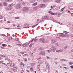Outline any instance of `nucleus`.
<instances>
[{"mask_svg": "<svg viewBox=\"0 0 73 73\" xmlns=\"http://www.w3.org/2000/svg\"><path fill=\"white\" fill-rule=\"evenodd\" d=\"M17 27H18V28H19V27H20V25H17Z\"/></svg>", "mask_w": 73, "mask_h": 73, "instance_id": "69168bd1", "label": "nucleus"}, {"mask_svg": "<svg viewBox=\"0 0 73 73\" xmlns=\"http://www.w3.org/2000/svg\"><path fill=\"white\" fill-rule=\"evenodd\" d=\"M33 41H34V38H33L32 39H31L30 41H29V42H33Z\"/></svg>", "mask_w": 73, "mask_h": 73, "instance_id": "7c9ffc66", "label": "nucleus"}, {"mask_svg": "<svg viewBox=\"0 0 73 73\" xmlns=\"http://www.w3.org/2000/svg\"><path fill=\"white\" fill-rule=\"evenodd\" d=\"M68 9H73L71 7H68Z\"/></svg>", "mask_w": 73, "mask_h": 73, "instance_id": "864d4df0", "label": "nucleus"}, {"mask_svg": "<svg viewBox=\"0 0 73 73\" xmlns=\"http://www.w3.org/2000/svg\"><path fill=\"white\" fill-rule=\"evenodd\" d=\"M70 68H73V65H72L71 66H70Z\"/></svg>", "mask_w": 73, "mask_h": 73, "instance_id": "e2e57ef3", "label": "nucleus"}, {"mask_svg": "<svg viewBox=\"0 0 73 73\" xmlns=\"http://www.w3.org/2000/svg\"><path fill=\"white\" fill-rule=\"evenodd\" d=\"M25 43L26 44V45H27V46H28V44H29L30 42H26Z\"/></svg>", "mask_w": 73, "mask_h": 73, "instance_id": "c9c22d12", "label": "nucleus"}, {"mask_svg": "<svg viewBox=\"0 0 73 73\" xmlns=\"http://www.w3.org/2000/svg\"><path fill=\"white\" fill-rule=\"evenodd\" d=\"M69 64L70 65H73V63L72 62H69Z\"/></svg>", "mask_w": 73, "mask_h": 73, "instance_id": "09e8293b", "label": "nucleus"}, {"mask_svg": "<svg viewBox=\"0 0 73 73\" xmlns=\"http://www.w3.org/2000/svg\"><path fill=\"white\" fill-rule=\"evenodd\" d=\"M43 49H44V48L42 47H40L38 48V50H41Z\"/></svg>", "mask_w": 73, "mask_h": 73, "instance_id": "1a4fd4ad", "label": "nucleus"}, {"mask_svg": "<svg viewBox=\"0 0 73 73\" xmlns=\"http://www.w3.org/2000/svg\"><path fill=\"white\" fill-rule=\"evenodd\" d=\"M12 0H5L7 2H10V1H12Z\"/></svg>", "mask_w": 73, "mask_h": 73, "instance_id": "58836bf2", "label": "nucleus"}, {"mask_svg": "<svg viewBox=\"0 0 73 73\" xmlns=\"http://www.w3.org/2000/svg\"><path fill=\"white\" fill-rule=\"evenodd\" d=\"M66 12H67V13H71V12H70V11H69L68 10H66Z\"/></svg>", "mask_w": 73, "mask_h": 73, "instance_id": "4c0bfd02", "label": "nucleus"}, {"mask_svg": "<svg viewBox=\"0 0 73 73\" xmlns=\"http://www.w3.org/2000/svg\"><path fill=\"white\" fill-rule=\"evenodd\" d=\"M30 27H29V26H27V27H23L24 28H29Z\"/></svg>", "mask_w": 73, "mask_h": 73, "instance_id": "a19ab883", "label": "nucleus"}, {"mask_svg": "<svg viewBox=\"0 0 73 73\" xmlns=\"http://www.w3.org/2000/svg\"><path fill=\"white\" fill-rule=\"evenodd\" d=\"M52 42L53 44L56 43V40L54 39H52Z\"/></svg>", "mask_w": 73, "mask_h": 73, "instance_id": "f3484780", "label": "nucleus"}, {"mask_svg": "<svg viewBox=\"0 0 73 73\" xmlns=\"http://www.w3.org/2000/svg\"><path fill=\"white\" fill-rule=\"evenodd\" d=\"M21 6V5H20L17 4L16 7V9H19V8H20V7Z\"/></svg>", "mask_w": 73, "mask_h": 73, "instance_id": "9b49d317", "label": "nucleus"}, {"mask_svg": "<svg viewBox=\"0 0 73 73\" xmlns=\"http://www.w3.org/2000/svg\"><path fill=\"white\" fill-rule=\"evenodd\" d=\"M57 49V47L56 46H52L50 48V49L52 50V52H56V50Z\"/></svg>", "mask_w": 73, "mask_h": 73, "instance_id": "7ed1b4c3", "label": "nucleus"}, {"mask_svg": "<svg viewBox=\"0 0 73 73\" xmlns=\"http://www.w3.org/2000/svg\"><path fill=\"white\" fill-rule=\"evenodd\" d=\"M3 5L4 7H7L8 5V3L5 2H4L3 3Z\"/></svg>", "mask_w": 73, "mask_h": 73, "instance_id": "6e6552de", "label": "nucleus"}, {"mask_svg": "<svg viewBox=\"0 0 73 73\" xmlns=\"http://www.w3.org/2000/svg\"><path fill=\"white\" fill-rule=\"evenodd\" d=\"M23 11H24L25 12H28V9H23Z\"/></svg>", "mask_w": 73, "mask_h": 73, "instance_id": "f704fd0d", "label": "nucleus"}, {"mask_svg": "<svg viewBox=\"0 0 73 73\" xmlns=\"http://www.w3.org/2000/svg\"><path fill=\"white\" fill-rule=\"evenodd\" d=\"M40 37V36H36V37H35V38H34V41L36 42L37 41H38V38H37V37Z\"/></svg>", "mask_w": 73, "mask_h": 73, "instance_id": "9d476101", "label": "nucleus"}, {"mask_svg": "<svg viewBox=\"0 0 73 73\" xmlns=\"http://www.w3.org/2000/svg\"><path fill=\"white\" fill-rule=\"evenodd\" d=\"M19 19V17H17L15 18V19Z\"/></svg>", "mask_w": 73, "mask_h": 73, "instance_id": "774afa93", "label": "nucleus"}, {"mask_svg": "<svg viewBox=\"0 0 73 73\" xmlns=\"http://www.w3.org/2000/svg\"><path fill=\"white\" fill-rule=\"evenodd\" d=\"M38 60L39 61L38 62V64H43L44 63V60L40 58H38Z\"/></svg>", "mask_w": 73, "mask_h": 73, "instance_id": "39448f33", "label": "nucleus"}, {"mask_svg": "<svg viewBox=\"0 0 73 73\" xmlns=\"http://www.w3.org/2000/svg\"><path fill=\"white\" fill-rule=\"evenodd\" d=\"M60 1H61V0H57L56 1V3H60Z\"/></svg>", "mask_w": 73, "mask_h": 73, "instance_id": "473e14b6", "label": "nucleus"}, {"mask_svg": "<svg viewBox=\"0 0 73 73\" xmlns=\"http://www.w3.org/2000/svg\"><path fill=\"white\" fill-rule=\"evenodd\" d=\"M13 4H10L9 6V9H14L13 8Z\"/></svg>", "mask_w": 73, "mask_h": 73, "instance_id": "423d86ee", "label": "nucleus"}, {"mask_svg": "<svg viewBox=\"0 0 73 73\" xmlns=\"http://www.w3.org/2000/svg\"><path fill=\"white\" fill-rule=\"evenodd\" d=\"M44 39H44V38H42V39H40L41 42L43 43V42H44Z\"/></svg>", "mask_w": 73, "mask_h": 73, "instance_id": "5701e85b", "label": "nucleus"}, {"mask_svg": "<svg viewBox=\"0 0 73 73\" xmlns=\"http://www.w3.org/2000/svg\"><path fill=\"white\" fill-rule=\"evenodd\" d=\"M20 64L21 65H23V66H25V64L23 63L22 62H21L20 63Z\"/></svg>", "mask_w": 73, "mask_h": 73, "instance_id": "e433bc0d", "label": "nucleus"}, {"mask_svg": "<svg viewBox=\"0 0 73 73\" xmlns=\"http://www.w3.org/2000/svg\"><path fill=\"white\" fill-rule=\"evenodd\" d=\"M56 52H64V50L62 49H60V50H56Z\"/></svg>", "mask_w": 73, "mask_h": 73, "instance_id": "0eeeda50", "label": "nucleus"}, {"mask_svg": "<svg viewBox=\"0 0 73 73\" xmlns=\"http://www.w3.org/2000/svg\"><path fill=\"white\" fill-rule=\"evenodd\" d=\"M22 45L23 47H27V45L26 43H24Z\"/></svg>", "mask_w": 73, "mask_h": 73, "instance_id": "6ab92c4d", "label": "nucleus"}, {"mask_svg": "<svg viewBox=\"0 0 73 73\" xmlns=\"http://www.w3.org/2000/svg\"><path fill=\"white\" fill-rule=\"evenodd\" d=\"M54 21V22H55V23H58V21H54H54Z\"/></svg>", "mask_w": 73, "mask_h": 73, "instance_id": "5fc2aeb1", "label": "nucleus"}, {"mask_svg": "<svg viewBox=\"0 0 73 73\" xmlns=\"http://www.w3.org/2000/svg\"><path fill=\"white\" fill-rule=\"evenodd\" d=\"M33 68H32V67H31L30 68V70L32 72H33Z\"/></svg>", "mask_w": 73, "mask_h": 73, "instance_id": "72a5a7b5", "label": "nucleus"}, {"mask_svg": "<svg viewBox=\"0 0 73 73\" xmlns=\"http://www.w3.org/2000/svg\"><path fill=\"white\" fill-rule=\"evenodd\" d=\"M3 7V6L2 3H0V9H1V8H2V7Z\"/></svg>", "mask_w": 73, "mask_h": 73, "instance_id": "a878e982", "label": "nucleus"}, {"mask_svg": "<svg viewBox=\"0 0 73 73\" xmlns=\"http://www.w3.org/2000/svg\"><path fill=\"white\" fill-rule=\"evenodd\" d=\"M36 21H37L40 22V23H41V21H40V19H37Z\"/></svg>", "mask_w": 73, "mask_h": 73, "instance_id": "6e6d98bb", "label": "nucleus"}, {"mask_svg": "<svg viewBox=\"0 0 73 73\" xmlns=\"http://www.w3.org/2000/svg\"><path fill=\"white\" fill-rule=\"evenodd\" d=\"M33 45V43H31L29 46V48H31L32 46Z\"/></svg>", "mask_w": 73, "mask_h": 73, "instance_id": "4be33fe9", "label": "nucleus"}, {"mask_svg": "<svg viewBox=\"0 0 73 73\" xmlns=\"http://www.w3.org/2000/svg\"><path fill=\"white\" fill-rule=\"evenodd\" d=\"M16 44H17V45H18L19 46H21V44H19V43L16 42Z\"/></svg>", "mask_w": 73, "mask_h": 73, "instance_id": "2f4dec72", "label": "nucleus"}, {"mask_svg": "<svg viewBox=\"0 0 73 73\" xmlns=\"http://www.w3.org/2000/svg\"><path fill=\"white\" fill-rule=\"evenodd\" d=\"M49 19V17L48 16H45L43 17H42V19H41V21L44 22V19H45V20H47V19Z\"/></svg>", "mask_w": 73, "mask_h": 73, "instance_id": "20e7f679", "label": "nucleus"}, {"mask_svg": "<svg viewBox=\"0 0 73 73\" xmlns=\"http://www.w3.org/2000/svg\"><path fill=\"white\" fill-rule=\"evenodd\" d=\"M38 25V23L36 24L35 25H33L32 26V28H35V27H36L37 25Z\"/></svg>", "mask_w": 73, "mask_h": 73, "instance_id": "412c9836", "label": "nucleus"}, {"mask_svg": "<svg viewBox=\"0 0 73 73\" xmlns=\"http://www.w3.org/2000/svg\"><path fill=\"white\" fill-rule=\"evenodd\" d=\"M46 53V51H44L42 52V56H44L45 55V54Z\"/></svg>", "mask_w": 73, "mask_h": 73, "instance_id": "a211bd4d", "label": "nucleus"}, {"mask_svg": "<svg viewBox=\"0 0 73 73\" xmlns=\"http://www.w3.org/2000/svg\"><path fill=\"white\" fill-rule=\"evenodd\" d=\"M45 64L46 65V67H47V66H49V63H48V62H46Z\"/></svg>", "mask_w": 73, "mask_h": 73, "instance_id": "2eb2a0df", "label": "nucleus"}, {"mask_svg": "<svg viewBox=\"0 0 73 73\" xmlns=\"http://www.w3.org/2000/svg\"><path fill=\"white\" fill-rule=\"evenodd\" d=\"M55 45H57V46H58V43H55Z\"/></svg>", "mask_w": 73, "mask_h": 73, "instance_id": "338daca9", "label": "nucleus"}, {"mask_svg": "<svg viewBox=\"0 0 73 73\" xmlns=\"http://www.w3.org/2000/svg\"><path fill=\"white\" fill-rule=\"evenodd\" d=\"M5 29H7V30H9V29H11L10 28H5Z\"/></svg>", "mask_w": 73, "mask_h": 73, "instance_id": "de8ad7c7", "label": "nucleus"}, {"mask_svg": "<svg viewBox=\"0 0 73 73\" xmlns=\"http://www.w3.org/2000/svg\"><path fill=\"white\" fill-rule=\"evenodd\" d=\"M2 18H3V17L1 15H0V19H2Z\"/></svg>", "mask_w": 73, "mask_h": 73, "instance_id": "13d9d810", "label": "nucleus"}, {"mask_svg": "<svg viewBox=\"0 0 73 73\" xmlns=\"http://www.w3.org/2000/svg\"><path fill=\"white\" fill-rule=\"evenodd\" d=\"M1 56L2 57H3L4 58L5 57H6V56H5V55H1Z\"/></svg>", "mask_w": 73, "mask_h": 73, "instance_id": "cd10ccee", "label": "nucleus"}, {"mask_svg": "<svg viewBox=\"0 0 73 73\" xmlns=\"http://www.w3.org/2000/svg\"><path fill=\"white\" fill-rule=\"evenodd\" d=\"M5 41H7V42H9L10 41V40L9 39H5Z\"/></svg>", "mask_w": 73, "mask_h": 73, "instance_id": "c85d7f7f", "label": "nucleus"}, {"mask_svg": "<svg viewBox=\"0 0 73 73\" xmlns=\"http://www.w3.org/2000/svg\"><path fill=\"white\" fill-rule=\"evenodd\" d=\"M61 11H60L62 13H64V9H61Z\"/></svg>", "mask_w": 73, "mask_h": 73, "instance_id": "603ef678", "label": "nucleus"}, {"mask_svg": "<svg viewBox=\"0 0 73 73\" xmlns=\"http://www.w3.org/2000/svg\"><path fill=\"white\" fill-rule=\"evenodd\" d=\"M50 69L48 70V73H50Z\"/></svg>", "mask_w": 73, "mask_h": 73, "instance_id": "bf43d9fd", "label": "nucleus"}, {"mask_svg": "<svg viewBox=\"0 0 73 73\" xmlns=\"http://www.w3.org/2000/svg\"><path fill=\"white\" fill-rule=\"evenodd\" d=\"M8 61H9V62H10V64H11V63H12V61L10 59H9Z\"/></svg>", "mask_w": 73, "mask_h": 73, "instance_id": "79ce46f5", "label": "nucleus"}, {"mask_svg": "<svg viewBox=\"0 0 73 73\" xmlns=\"http://www.w3.org/2000/svg\"><path fill=\"white\" fill-rule=\"evenodd\" d=\"M48 13L51 15H53V16H54L55 15H57L58 17H59L60 16V13L58 12H56V13H54L52 11H49L48 12Z\"/></svg>", "mask_w": 73, "mask_h": 73, "instance_id": "f257e3e1", "label": "nucleus"}, {"mask_svg": "<svg viewBox=\"0 0 73 73\" xmlns=\"http://www.w3.org/2000/svg\"><path fill=\"white\" fill-rule=\"evenodd\" d=\"M1 36H6V35H5V34H2Z\"/></svg>", "mask_w": 73, "mask_h": 73, "instance_id": "8fccbe9b", "label": "nucleus"}, {"mask_svg": "<svg viewBox=\"0 0 73 73\" xmlns=\"http://www.w3.org/2000/svg\"><path fill=\"white\" fill-rule=\"evenodd\" d=\"M27 72H29V73H30V72H31V71L28 70H26Z\"/></svg>", "mask_w": 73, "mask_h": 73, "instance_id": "4d7b16f0", "label": "nucleus"}, {"mask_svg": "<svg viewBox=\"0 0 73 73\" xmlns=\"http://www.w3.org/2000/svg\"><path fill=\"white\" fill-rule=\"evenodd\" d=\"M7 11H9V12H10V13H12V12H13L14 11V10L13 9V10L12 9H7Z\"/></svg>", "mask_w": 73, "mask_h": 73, "instance_id": "4468645a", "label": "nucleus"}, {"mask_svg": "<svg viewBox=\"0 0 73 73\" xmlns=\"http://www.w3.org/2000/svg\"><path fill=\"white\" fill-rule=\"evenodd\" d=\"M2 64L5 65H6V66H7L8 67V65H7V64L5 63H2Z\"/></svg>", "mask_w": 73, "mask_h": 73, "instance_id": "a18cd8bd", "label": "nucleus"}, {"mask_svg": "<svg viewBox=\"0 0 73 73\" xmlns=\"http://www.w3.org/2000/svg\"><path fill=\"white\" fill-rule=\"evenodd\" d=\"M13 64V63H12L11 64H10V66L11 67H13V66L12 65V64Z\"/></svg>", "mask_w": 73, "mask_h": 73, "instance_id": "052dcab7", "label": "nucleus"}, {"mask_svg": "<svg viewBox=\"0 0 73 73\" xmlns=\"http://www.w3.org/2000/svg\"><path fill=\"white\" fill-rule=\"evenodd\" d=\"M47 68V69H48V70H49V69H50V66H48V67H46Z\"/></svg>", "mask_w": 73, "mask_h": 73, "instance_id": "37998d69", "label": "nucleus"}, {"mask_svg": "<svg viewBox=\"0 0 73 73\" xmlns=\"http://www.w3.org/2000/svg\"><path fill=\"white\" fill-rule=\"evenodd\" d=\"M23 60L24 61H27L28 60V59L27 58H24L23 59Z\"/></svg>", "mask_w": 73, "mask_h": 73, "instance_id": "ea45409f", "label": "nucleus"}, {"mask_svg": "<svg viewBox=\"0 0 73 73\" xmlns=\"http://www.w3.org/2000/svg\"><path fill=\"white\" fill-rule=\"evenodd\" d=\"M69 47V46H66L64 47V49H66L67 48H68Z\"/></svg>", "mask_w": 73, "mask_h": 73, "instance_id": "393cba45", "label": "nucleus"}, {"mask_svg": "<svg viewBox=\"0 0 73 73\" xmlns=\"http://www.w3.org/2000/svg\"><path fill=\"white\" fill-rule=\"evenodd\" d=\"M50 20H53V21H54V19L53 18V17H51L50 19Z\"/></svg>", "mask_w": 73, "mask_h": 73, "instance_id": "b1692460", "label": "nucleus"}, {"mask_svg": "<svg viewBox=\"0 0 73 73\" xmlns=\"http://www.w3.org/2000/svg\"><path fill=\"white\" fill-rule=\"evenodd\" d=\"M37 5V3H34L33 5V6H35V5Z\"/></svg>", "mask_w": 73, "mask_h": 73, "instance_id": "c756f323", "label": "nucleus"}, {"mask_svg": "<svg viewBox=\"0 0 73 73\" xmlns=\"http://www.w3.org/2000/svg\"><path fill=\"white\" fill-rule=\"evenodd\" d=\"M8 46L7 47L8 48H9V47L12 48V46H11L10 45H8Z\"/></svg>", "mask_w": 73, "mask_h": 73, "instance_id": "3c124183", "label": "nucleus"}, {"mask_svg": "<svg viewBox=\"0 0 73 73\" xmlns=\"http://www.w3.org/2000/svg\"><path fill=\"white\" fill-rule=\"evenodd\" d=\"M60 61H67V60L66 59H60Z\"/></svg>", "mask_w": 73, "mask_h": 73, "instance_id": "dca6fc26", "label": "nucleus"}, {"mask_svg": "<svg viewBox=\"0 0 73 73\" xmlns=\"http://www.w3.org/2000/svg\"><path fill=\"white\" fill-rule=\"evenodd\" d=\"M47 52L49 53H50V50H47Z\"/></svg>", "mask_w": 73, "mask_h": 73, "instance_id": "49530a36", "label": "nucleus"}, {"mask_svg": "<svg viewBox=\"0 0 73 73\" xmlns=\"http://www.w3.org/2000/svg\"><path fill=\"white\" fill-rule=\"evenodd\" d=\"M63 33H58L56 34L58 36L60 37H68V35L67 34H63Z\"/></svg>", "mask_w": 73, "mask_h": 73, "instance_id": "f03ea898", "label": "nucleus"}, {"mask_svg": "<svg viewBox=\"0 0 73 73\" xmlns=\"http://www.w3.org/2000/svg\"><path fill=\"white\" fill-rule=\"evenodd\" d=\"M45 4H42L40 5V8H42L44 7H45Z\"/></svg>", "mask_w": 73, "mask_h": 73, "instance_id": "f8f14e48", "label": "nucleus"}, {"mask_svg": "<svg viewBox=\"0 0 73 73\" xmlns=\"http://www.w3.org/2000/svg\"><path fill=\"white\" fill-rule=\"evenodd\" d=\"M46 58H47V59H49V57L48 56H47L46 57Z\"/></svg>", "mask_w": 73, "mask_h": 73, "instance_id": "0e129e2a", "label": "nucleus"}, {"mask_svg": "<svg viewBox=\"0 0 73 73\" xmlns=\"http://www.w3.org/2000/svg\"><path fill=\"white\" fill-rule=\"evenodd\" d=\"M43 43L46 44V43H48V42L46 40H45L44 39V41H43Z\"/></svg>", "mask_w": 73, "mask_h": 73, "instance_id": "bb28decb", "label": "nucleus"}, {"mask_svg": "<svg viewBox=\"0 0 73 73\" xmlns=\"http://www.w3.org/2000/svg\"><path fill=\"white\" fill-rule=\"evenodd\" d=\"M2 46L3 47H4V48H6L7 47V45L6 44H2Z\"/></svg>", "mask_w": 73, "mask_h": 73, "instance_id": "ddd939ff", "label": "nucleus"}, {"mask_svg": "<svg viewBox=\"0 0 73 73\" xmlns=\"http://www.w3.org/2000/svg\"><path fill=\"white\" fill-rule=\"evenodd\" d=\"M63 33H65V34H68V33H69V32H68L66 31H63Z\"/></svg>", "mask_w": 73, "mask_h": 73, "instance_id": "aec40b11", "label": "nucleus"}, {"mask_svg": "<svg viewBox=\"0 0 73 73\" xmlns=\"http://www.w3.org/2000/svg\"><path fill=\"white\" fill-rule=\"evenodd\" d=\"M11 63H10V62H9V63H7V65H8V66H9V64H10Z\"/></svg>", "mask_w": 73, "mask_h": 73, "instance_id": "680f3d73", "label": "nucleus"}, {"mask_svg": "<svg viewBox=\"0 0 73 73\" xmlns=\"http://www.w3.org/2000/svg\"><path fill=\"white\" fill-rule=\"evenodd\" d=\"M25 26H29V24L27 23H26L25 24Z\"/></svg>", "mask_w": 73, "mask_h": 73, "instance_id": "c03bdc74", "label": "nucleus"}]
</instances>
